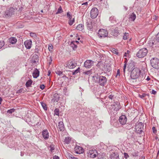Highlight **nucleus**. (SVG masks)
I'll list each match as a JSON object with an SVG mask.
<instances>
[{
	"mask_svg": "<svg viewBox=\"0 0 159 159\" xmlns=\"http://www.w3.org/2000/svg\"><path fill=\"white\" fill-rule=\"evenodd\" d=\"M39 87L41 89L43 90L45 88V86L44 84H41Z\"/></svg>",
	"mask_w": 159,
	"mask_h": 159,
	"instance_id": "nucleus-48",
	"label": "nucleus"
},
{
	"mask_svg": "<svg viewBox=\"0 0 159 159\" xmlns=\"http://www.w3.org/2000/svg\"><path fill=\"white\" fill-rule=\"evenodd\" d=\"M141 71L139 69L137 68H134L131 73L130 77L132 79H136L139 76Z\"/></svg>",
	"mask_w": 159,
	"mask_h": 159,
	"instance_id": "nucleus-2",
	"label": "nucleus"
},
{
	"mask_svg": "<svg viewBox=\"0 0 159 159\" xmlns=\"http://www.w3.org/2000/svg\"><path fill=\"white\" fill-rule=\"evenodd\" d=\"M76 29L82 31L84 29V25L82 24H80L77 26Z\"/></svg>",
	"mask_w": 159,
	"mask_h": 159,
	"instance_id": "nucleus-26",
	"label": "nucleus"
},
{
	"mask_svg": "<svg viewBox=\"0 0 159 159\" xmlns=\"http://www.w3.org/2000/svg\"><path fill=\"white\" fill-rule=\"evenodd\" d=\"M66 67L69 69H73L76 65L75 61L73 59H71L67 62Z\"/></svg>",
	"mask_w": 159,
	"mask_h": 159,
	"instance_id": "nucleus-8",
	"label": "nucleus"
},
{
	"mask_svg": "<svg viewBox=\"0 0 159 159\" xmlns=\"http://www.w3.org/2000/svg\"><path fill=\"white\" fill-rule=\"evenodd\" d=\"M73 50H75L77 47L75 43V41H72L70 44Z\"/></svg>",
	"mask_w": 159,
	"mask_h": 159,
	"instance_id": "nucleus-22",
	"label": "nucleus"
},
{
	"mask_svg": "<svg viewBox=\"0 0 159 159\" xmlns=\"http://www.w3.org/2000/svg\"><path fill=\"white\" fill-rule=\"evenodd\" d=\"M128 36V34L127 33H125L123 39L124 40H126L127 39V37Z\"/></svg>",
	"mask_w": 159,
	"mask_h": 159,
	"instance_id": "nucleus-44",
	"label": "nucleus"
},
{
	"mask_svg": "<svg viewBox=\"0 0 159 159\" xmlns=\"http://www.w3.org/2000/svg\"><path fill=\"white\" fill-rule=\"evenodd\" d=\"M2 101V99L1 97H0V104H1V102Z\"/></svg>",
	"mask_w": 159,
	"mask_h": 159,
	"instance_id": "nucleus-60",
	"label": "nucleus"
},
{
	"mask_svg": "<svg viewBox=\"0 0 159 159\" xmlns=\"http://www.w3.org/2000/svg\"><path fill=\"white\" fill-rule=\"evenodd\" d=\"M53 159H59V158L58 156L55 155L53 157Z\"/></svg>",
	"mask_w": 159,
	"mask_h": 159,
	"instance_id": "nucleus-56",
	"label": "nucleus"
},
{
	"mask_svg": "<svg viewBox=\"0 0 159 159\" xmlns=\"http://www.w3.org/2000/svg\"><path fill=\"white\" fill-rule=\"evenodd\" d=\"M130 16L129 19L131 21H134L136 18V15L134 13H133Z\"/></svg>",
	"mask_w": 159,
	"mask_h": 159,
	"instance_id": "nucleus-24",
	"label": "nucleus"
},
{
	"mask_svg": "<svg viewBox=\"0 0 159 159\" xmlns=\"http://www.w3.org/2000/svg\"><path fill=\"white\" fill-rule=\"evenodd\" d=\"M119 120L120 123L123 125L126 122L127 118L125 115H122L120 117Z\"/></svg>",
	"mask_w": 159,
	"mask_h": 159,
	"instance_id": "nucleus-11",
	"label": "nucleus"
},
{
	"mask_svg": "<svg viewBox=\"0 0 159 159\" xmlns=\"http://www.w3.org/2000/svg\"><path fill=\"white\" fill-rule=\"evenodd\" d=\"M124 128L127 129H129L133 127V126L131 124H125L124 125Z\"/></svg>",
	"mask_w": 159,
	"mask_h": 159,
	"instance_id": "nucleus-21",
	"label": "nucleus"
},
{
	"mask_svg": "<svg viewBox=\"0 0 159 159\" xmlns=\"http://www.w3.org/2000/svg\"><path fill=\"white\" fill-rule=\"evenodd\" d=\"M41 104L43 109L45 110H47V108L46 104L43 102H41Z\"/></svg>",
	"mask_w": 159,
	"mask_h": 159,
	"instance_id": "nucleus-29",
	"label": "nucleus"
},
{
	"mask_svg": "<svg viewBox=\"0 0 159 159\" xmlns=\"http://www.w3.org/2000/svg\"><path fill=\"white\" fill-rule=\"evenodd\" d=\"M30 36L34 38H35L36 37V35L35 33H33V32H31L30 33Z\"/></svg>",
	"mask_w": 159,
	"mask_h": 159,
	"instance_id": "nucleus-40",
	"label": "nucleus"
},
{
	"mask_svg": "<svg viewBox=\"0 0 159 159\" xmlns=\"http://www.w3.org/2000/svg\"><path fill=\"white\" fill-rule=\"evenodd\" d=\"M67 16L69 19H72V16L70 14L69 12H68L67 13Z\"/></svg>",
	"mask_w": 159,
	"mask_h": 159,
	"instance_id": "nucleus-43",
	"label": "nucleus"
},
{
	"mask_svg": "<svg viewBox=\"0 0 159 159\" xmlns=\"http://www.w3.org/2000/svg\"><path fill=\"white\" fill-rule=\"evenodd\" d=\"M159 155V150H158V152L157 153V156Z\"/></svg>",
	"mask_w": 159,
	"mask_h": 159,
	"instance_id": "nucleus-64",
	"label": "nucleus"
},
{
	"mask_svg": "<svg viewBox=\"0 0 159 159\" xmlns=\"http://www.w3.org/2000/svg\"><path fill=\"white\" fill-rule=\"evenodd\" d=\"M74 18H73L72 20L71 19H69V24L70 25H71L74 22Z\"/></svg>",
	"mask_w": 159,
	"mask_h": 159,
	"instance_id": "nucleus-35",
	"label": "nucleus"
},
{
	"mask_svg": "<svg viewBox=\"0 0 159 159\" xmlns=\"http://www.w3.org/2000/svg\"><path fill=\"white\" fill-rule=\"evenodd\" d=\"M120 70L118 69L117 70V72L116 73V76L117 77L118 75L120 76Z\"/></svg>",
	"mask_w": 159,
	"mask_h": 159,
	"instance_id": "nucleus-52",
	"label": "nucleus"
},
{
	"mask_svg": "<svg viewBox=\"0 0 159 159\" xmlns=\"http://www.w3.org/2000/svg\"><path fill=\"white\" fill-rule=\"evenodd\" d=\"M118 106H117V107H118L117 108H115V110L116 111L119 110L120 108V107L119 106V103H118Z\"/></svg>",
	"mask_w": 159,
	"mask_h": 159,
	"instance_id": "nucleus-54",
	"label": "nucleus"
},
{
	"mask_svg": "<svg viewBox=\"0 0 159 159\" xmlns=\"http://www.w3.org/2000/svg\"><path fill=\"white\" fill-rule=\"evenodd\" d=\"M112 52L116 54H118V52H117V51H116L115 49H113Z\"/></svg>",
	"mask_w": 159,
	"mask_h": 159,
	"instance_id": "nucleus-51",
	"label": "nucleus"
},
{
	"mask_svg": "<svg viewBox=\"0 0 159 159\" xmlns=\"http://www.w3.org/2000/svg\"><path fill=\"white\" fill-rule=\"evenodd\" d=\"M98 154V152L96 150H90L89 154L90 157L94 158L97 156Z\"/></svg>",
	"mask_w": 159,
	"mask_h": 159,
	"instance_id": "nucleus-12",
	"label": "nucleus"
},
{
	"mask_svg": "<svg viewBox=\"0 0 159 159\" xmlns=\"http://www.w3.org/2000/svg\"><path fill=\"white\" fill-rule=\"evenodd\" d=\"M157 92L156 91H155L154 90L152 89V93L153 94H155Z\"/></svg>",
	"mask_w": 159,
	"mask_h": 159,
	"instance_id": "nucleus-55",
	"label": "nucleus"
},
{
	"mask_svg": "<svg viewBox=\"0 0 159 159\" xmlns=\"http://www.w3.org/2000/svg\"><path fill=\"white\" fill-rule=\"evenodd\" d=\"M124 8H125V11H126L128 9V8L127 7H126L125 6H124Z\"/></svg>",
	"mask_w": 159,
	"mask_h": 159,
	"instance_id": "nucleus-61",
	"label": "nucleus"
},
{
	"mask_svg": "<svg viewBox=\"0 0 159 159\" xmlns=\"http://www.w3.org/2000/svg\"><path fill=\"white\" fill-rule=\"evenodd\" d=\"M54 150V148H51V151L53 150Z\"/></svg>",
	"mask_w": 159,
	"mask_h": 159,
	"instance_id": "nucleus-63",
	"label": "nucleus"
},
{
	"mask_svg": "<svg viewBox=\"0 0 159 159\" xmlns=\"http://www.w3.org/2000/svg\"><path fill=\"white\" fill-rule=\"evenodd\" d=\"M50 74H51V72L50 70H48V76H49L50 75Z\"/></svg>",
	"mask_w": 159,
	"mask_h": 159,
	"instance_id": "nucleus-58",
	"label": "nucleus"
},
{
	"mask_svg": "<svg viewBox=\"0 0 159 159\" xmlns=\"http://www.w3.org/2000/svg\"><path fill=\"white\" fill-rule=\"evenodd\" d=\"M87 28L88 30L90 31L93 30V26L91 22H87Z\"/></svg>",
	"mask_w": 159,
	"mask_h": 159,
	"instance_id": "nucleus-25",
	"label": "nucleus"
},
{
	"mask_svg": "<svg viewBox=\"0 0 159 159\" xmlns=\"http://www.w3.org/2000/svg\"><path fill=\"white\" fill-rule=\"evenodd\" d=\"M150 78L149 77V76H148L146 80L148 81H149L150 80Z\"/></svg>",
	"mask_w": 159,
	"mask_h": 159,
	"instance_id": "nucleus-59",
	"label": "nucleus"
},
{
	"mask_svg": "<svg viewBox=\"0 0 159 159\" xmlns=\"http://www.w3.org/2000/svg\"><path fill=\"white\" fill-rule=\"evenodd\" d=\"M24 45L25 47L28 49H30L31 48L32 44V41L30 40H27L24 42Z\"/></svg>",
	"mask_w": 159,
	"mask_h": 159,
	"instance_id": "nucleus-15",
	"label": "nucleus"
},
{
	"mask_svg": "<svg viewBox=\"0 0 159 159\" xmlns=\"http://www.w3.org/2000/svg\"><path fill=\"white\" fill-rule=\"evenodd\" d=\"M108 98L111 100H112L114 98V96L111 94L108 96Z\"/></svg>",
	"mask_w": 159,
	"mask_h": 159,
	"instance_id": "nucleus-50",
	"label": "nucleus"
},
{
	"mask_svg": "<svg viewBox=\"0 0 159 159\" xmlns=\"http://www.w3.org/2000/svg\"><path fill=\"white\" fill-rule=\"evenodd\" d=\"M58 128L60 131L63 130L64 129V126L62 121L59 122L58 123Z\"/></svg>",
	"mask_w": 159,
	"mask_h": 159,
	"instance_id": "nucleus-18",
	"label": "nucleus"
},
{
	"mask_svg": "<svg viewBox=\"0 0 159 159\" xmlns=\"http://www.w3.org/2000/svg\"><path fill=\"white\" fill-rule=\"evenodd\" d=\"M71 141L69 137H66L65 139V142L67 144H68L70 143Z\"/></svg>",
	"mask_w": 159,
	"mask_h": 159,
	"instance_id": "nucleus-31",
	"label": "nucleus"
},
{
	"mask_svg": "<svg viewBox=\"0 0 159 159\" xmlns=\"http://www.w3.org/2000/svg\"><path fill=\"white\" fill-rule=\"evenodd\" d=\"M114 35L116 36L118 35L119 33V30L117 28L113 30Z\"/></svg>",
	"mask_w": 159,
	"mask_h": 159,
	"instance_id": "nucleus-28",
	"label": "nucleus"
},
{
	"mask_svg": "<svg viewBox=\"0 0 159 159\" xmlns=\"http://www.w3.org/2000/svg\"><path fill=\"white\" fill-rule=\"evenodd\" d=\"M144 125L141 122L137 123L135 126L136 132L138 133L141 134L143 131Z\"/></svg>",
	"mask_w": 159,
	"mask_h": 159,
	"instance_id": "nucleus-5",
	"label": "nucleus"
},
{
	"mask_svg": "<svg viewBox=\"0 0 159 159\" xmlns=\"http://www.w3.org/2000/svg\"><path fill=\"white\" fill-rule=\"evenodd\" d=\"M83 73L84 75H89L91 74V71L90 70L88 71H85L83 72Z\"/></svg>",
	"mask_w": 159,
	"mask_h": 159,
	"instance_id": "nucleus-42",
	"label": "nucleus"
},
{
	"mask_svg": "<svg viewBox=\"0 0 159 159\" xmlns=\"http://www.w3.org/2000/svg\"><path fill=\"white\" fill-rule=\"evenodd\" d=\"M147 49L146 48H143L139 50L136 54V56L139 58H143L147 54Z\"/></svg>",
	"mask_w": 159,
	"mask_h": 159,
	"instance_id": "nucleus-3",
	"label": "nucleus"
},
{
	"mask_svg": "<svg viewBox=\"0 0 159 159\" xmlns=\"http://www.w3.org/2000/svg\"><path fill=\"white\" fill-rule=\"evenodd\" d=\"M98 9L96 8H93L90 11L91 17L93 19L96 18L98 15Z\"/></svg>",
	"mask_w": 159,
	"mask_h": 159,
	"instance_id": "nucleus-9",
	"label": "nucleus"
},
{
	"mask_svg": "<svg viewBox=\"0 0 159 159\" xmlns=\"http://www.w3.org/2000/svg\"><path fill=\"white\" fill-rule=\"evenodd\" d=\"M39 71L37 69L35 68L33 73V76L34 78H37L39 75Z\"/></svg>",
	"mask_w": 159,
	"mask_h": 159,
	"instance_id": "nucleus-17",
	"label": "nucleus"
},
{
	"mask_svg": "<svg viewBox=\"0 0 159 159\" xmlns=\"http://www.w3.org/2000/svg\"><path fill=\"white\" fill-rule=\"evenodd\" d=\"M125 64L124 65V68H125V69L126 68V63H125Z\"/></svg>",
	"mask_w": 159,
	"mask_h": 159,
	"instance_id": "nucleus-57",
	"label": "nucleus"
},
{
	"mask_svg": "<svg viewBox=\"0 0 159 159\" xmlns=\"http://www.w3.org/2000/svg\"><path fill=\"white\" fill-rule=\"evenodd\" d=\"M152 132L153 133H156L157 132V130L156 129V128L155 127H153L152 128Z\"/></svg>",
	"mask_w": 159,
	"mask_h": 159,
	"instance_id": "nucleus-49",
	"label": "nucleus"
},
{
	"mask_svg": "<svg viewBox=\"0 0 159 159\" xmlns=\"http://www.w3.org/2000/svg\"><path fill=\"white\" fill-rule=\"evenodd\" d=\"M88 5V2H87L82 3L81 6L84 7V8H86Z\"/></svg>",
	"mask_w": 159,
	"mask_h": 159,
	"instance_id": "nucleus-41",
	"label": "nucleus"
},
{
	"mask_svg": "<svg viewBox=\"0 0 159 159\" xmlns=\"http://www.w3.org/2000/svg\"><path fill=\"white\" fill-rule=\"evenodd\" d=\"M43 138L45 139H47L49 137V133L47 129L43 130L42 132Z\"/></svg>",
	"mask_w": 159,
	"mask_h": 159,
	"instance_id": "nucleus-14",
	"label": "nucleus"
},
{
	"mask_svg": "<svg viewBox=\"0 0 159 159\" xmlns=\"http://www.w3.org/2000/svg\"><path fill=\"white\" fill-rule=\"evenodd\" d=\"M32 83V81L31 80H30L27 81L26 82L25 85L27 87H28L31 86Z\"/></svg>",
	"mask_w": 159,
	"mask_h": 159,
	"instance_id": "nucleus-27",
	"label": "nucleus"
},
{
	"mask_svg": "<svg viewBox=\"0 0 159 159\" xmlns=\"http://www.w3.org/2000/svg\"><path fill=\"white\" fill-rule=\"evenodd\" d=\"M124 56L125 57H126L127 56V53L126 52H125L124 54Z\"/></svg>",
	"mask_w": 159,
	"mask_h": 159,
	"instance_id": "nucleus-62",
	"label": "nucleus"
},
{
	"mask_svg": "<svg viewBox=\"0 0 159 159\" xmlns=\"http://www.w3.org/2000/svg\"><path fill=\"white\" fill-rule=\"evenodd\" d=\"M4 44L5 43L3 41H0V49L4 46Z\"/></svg>",
	"mask_w": 159,
	"mask_h": 159,
	"instance_id": "nucleus-39",
	"label": "nucleus"
},
{
	"mask_svg": "<svg viewBox=\"0 0 159 159\" xmlns=\"http://www.w3.org/2000/svg\"><path fill=\"white\" fill-rule=\"evenodd\" d=\"M147 96H149V95L145 93H143L141 95L139 94V97L141 98H143Z\"/></svg>",
	"mask_w": 159,
	"mask_h": 159,
	"instance_id": "nucleus-33",
	"label": "nucleus"
},
{
	"mask_svg": "<svg viewBox=\"0 0 159 159\" xmlns=\"http://www.w3.org/2000/svg\"><path fill=\"white\" fill-rule=\"evenodd\" d=\"M80 70V68L79 67L77 69L75 70L72 73L73 75H75L79 72Z\"/></svg>",
	"mask_w": 159,
	"mask_h": 159,
	"instance_id": "nucleus-34",
	"label": "nucleus"
},
{
	"mask_svg": "<svg viewBox=\"0 0 159 159\" xmlns=\"http://www.w3.org/2000/svg\"><path fill=\"white\" fill-rule=\"evenodd\" d=\"M93 64V61L91 60H87L84 63V66L86 68H90Z\"/></svg>",
	"mask_w": 159,
	"mask_h": 159,
	"instance_id": "nucleus-10",
	"label": "nucleus"
},
{
	"mask_svg": "<svg viewBox=\"0 0 159 159\" xmlns=\"http://www.w3.org/2000/svg\"><path fill=\"white\" fill-rule=\"evenodd\" d=\"M22 91V89H20L17 91L16 93H21Z\"/></svg>",
	"mask_w": 159,
	"mask_h": 159,
	"instance_id": "nucleus-53",
	"label": "nucleus"
},
{
	"mask_svg": "<svg viewBox=\"0 0 159 159\" xmlns=\"http://www.w3.org/2000/svg\"><path fill=\"white\" fill-rule=\"evenodd\" d=\"M15 9L12 7L10 8L7 10L5 12L4 16L6 17H8L11 16L14 14Z\"/></svg>",
	"mask_w": 159,
	"mask_h": 159,
	"instance_id": "nucleus-7",
	"label": "nucleus"
},
{
	"mask_svg": "<svg viewBox=\"0 0 159 159\" xmlns=\"http://www.w3.org/2000/svg\"><path fill=\"white\" fill-rule=\"evenodd\" d=\"M56 73L57 74L60 75L61 74H62L63 72H62L61 71H60L57 70V71L56 72Z\"/></svg>",
	"mask_w": 159,
	"mask_h": 159,
	"instance_id": "nucleus-45",
	"label": "nucleus"
},
{
	"mask_svg": "<svg viewBox=\"0 0 159 159\" xmlns=\"http://www.w3.org/2000/svg\"><path fill=\"white\" fill-rule=\"evenodd\" d=\"M60 96L57 93H55L53 95V97L52 99V101L53 102H57L59 99Z\"/></svg>",
	"mask_w": 159,
	"mask_h": 159,
	"instance_id": "nucleus-16",
	"label": "nucleus"
},
{
	"mask_svg": "<svg viewBox=\"0 0 159 159\" xmlns=\"http://www.w3.org/2000/svg\"><path fill=\"white\" fill-rule=\"evenodd\" d=\"M15 111V109L14 108H12L10 110H8L7 111V112L10 114H11L12 112H14Z\"/></svg>",
	"mask_w": 159,
	"mask_h": 159,
	"instance_id": "nucleus-37",
	"label": "nucleus"
},
{
	"mask_svg": "<svg viewBox=\"0 0 159 159\" xmlns=\"http://www.w3.org/2000/svg\"><path fill=\"white\" fill-rule=\"evenodd\" d=\"M66 156L68 159H78V158L74 157L70 153L67 152L66 154Z\"/></svg>",
	"mask_w": 159,
	"mask_h": 159,
	"instance_id": "nucleus-19",
	"label": "nucleus"
},
{
	"mask_svg": "<svg viewBox=\"0 0 159 159\" xmlns=\"http://www.w3.org/2000/svg\"><path fill=\"white\" fill-rule=\"evenodd\" d=\"M124 157L126 159H127L128 157H129V156L128 154L126 153H124Z\"/></svg>",
	"mask_w": 159,
	"mask_h": 159,
	"instance_id": "nucleus-46",
	"label": "nucleus"
},
{
	"mask_svg": "<svg viewBox=\"0 0 159 159\" xmlns=\"http://www.w3.org/2000/svg\"><path fill=\"white\" fill-rule=\"evenodd\" d=\"M93 78L101 86H104L107 82V79L105 76H100L98 74H95Z\"/></svg>",
	"mask_w": 159,
	"mask_h": 159,
	"instance_id": "nucleus-1",
	"label": "nucleus"
},
{
	"mask_svg": "<svg viewBox=\"0 0 159 159\" xmlns=\"http://www.w3.org/2000/svg\"><path fill=\"white\" fill-rule=\"evenodd\" d=\"M155 39L157 42H159V32L156 35Z\"/></svg>",
	"mask_w": 159,
	"mask_h": 159,
	"instance_id": "nucleus-36",
	"label": "nucleus"
},
{
	"mask_svg": "<svg viewBox=\"0 0 159 159\" xmlns=\"http://www.w3.org/2000/svg\"><path fill=\"white\" fill-rule=\"evenodd\" d=\"M75 151L77 154L82 153L84 152L83 148L82 147L79 146H76L75 147Z\"/></svg>",
	"mask_w": 159,
	"mask_h": 159,
	"instance_id": "nucleus-13",
	"label": "nucleus"
},
{
	"mask_svg": "<svg viewBox=\"0 0 159 159\" xmlns=\"http://www.w3.org/2000/svg\"><path fill=\"white\" fill-rule=\"evenodd\" d=\"M17 39L14 37H11L9 39V42L12 44H15L17 42Z\"/></svg>",
	"mask_w": 159,
	"mask_h": 159,
	"instance_id": "nucleus-23",
	"label": "nucleus"
},
{
	"mask_svg": "<svg viewBox=\"0 0 159 159\" xmlns=\"http://www.w3.org/2000/svg\"><path fill=\"white\" fill-rule=\"evenodd\" d=\"M98 35L100 38H104L107 36L108 32L106 30L103 29H100L98 31Z\"/></svg>",
	"mask_w": 159,
	"mask_h": 159,
	"instance_id": "nucleus-6",
	"label": "nucleus"
},
{
	"mask_svg": "<svg viewBox=\"0 0 159 159\" xmlns=\"http://www.w3.org/2000/svg\"><path fill=\"white\" fill-rule=\"evenodd\" d=\"M152 66L156 69H159V60L157 58H153L150 61Z\"/></svg>",
	"mask_w": 159,
	"mask_h": 159,
	"instance_id": "nucleus-4",
	"label": "nucleus"
},
{
	"mask_svg": "<svg viewBox=\"0 0 159 159\" xmlns=\"http://www.w3.org/2000/svg\"><path fill=\"white\" fill-rule=\"evenodd\" d=\"M102 64V61H99L98 62V63L97 64V66L98 67H100V65Z\"/></svg>",
	"mask_w": 159,
	"mask_h": 159,
	"instance_id": "nucleus-47",
	"label": "nucleus"
},
{
	"mask_svg": "<svg viewBox=\"0 0 159 159\" xmlns=\"http://www.w3.org/2000/svg\"><path fill=\"white\" fill-rule=\"evenodd\" d=\"M54 115L59 116V110L58 108H56L54 111Z\"/></svg>",
	"mask_w": 159,
	"mask_h": 159,
	"instance_id": "nucleus-32",
	"label": "nucleus"
},
{
	"mask_svg": "<svg viewBox=\"0 0 159 159\" xmlns=\"http://www.w3.org/2000/svg\"><path fill=\"white\" fill-rule=\"evenodd\" d=\"M48 48L50 51H52L53 49V46L52 44H49L48 46Z\"/></svg>",
	"mask_w": 159,
	"mask_h": 159,
	"instance_id": "nucleus-38",
	"label": "nucleus"
},
{
	"mask_svg": "<svg viewBox=\"0 0 159 159\" xmlns=\"http://www.w3.org/2000/svg\"><path fill=\"white\" fill-rule=\"evenodd\" d=\"M111 159H119V155L117 153H113L111 155Z\"/></svg>",
	"mask_w": 159,
	"mask_h": 159,
	"instance_id": "nucleus-20",
	"label": "nucleus"
},
{
	"mask_svg": "<svg viewBox=\"0 0 159 159\" xmlns=\"http://www.w3.org/2000/svg\"><path fill=\"white\" fill-rule=\"evenodd\" d=\"M63 12V10L62 8L60 6L59 8L58 9L57 12H56V14H57L59 13H61Z\"/></svg>",
	"mask_w": 159,
	"mask_h": 159,
	"instance_id": "nucleus-30",
	"label": "nucleus"
}]
</instances>
